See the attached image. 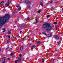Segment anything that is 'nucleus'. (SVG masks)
I'll list each match as a JSON object with an SVG mask.
<instances>
[{
	"label": "nucleus",
	"mask_w": 63,
	"mask_h": 63,
	"mask_svg": "<svg viewBox=\"0 0 63 63\" xmlns=\"http://www.w3.org/2000/svg\"><path fill=\"white\" fill-rule=\"evenodd\" d=\"M13 48V47H12V48H10V49H12V48Z\"/></svg>",
	"instance_id": "49530a36"
},
{
	"label": "nucleus",
	"mask_w": 63,
	"mask_h": 63,
	"mask_svg": "<svg viewBox=\"0 0 63 63\" xmlns=\"http://www.w3.org/2000/svg\"><path fill=\"white\" fill-rule=\"evenodd\" d=\"M11 4V1H8V2L6 3L5 5V7H7L9 6V4Z\"/></svg>",
	"instance_id": "7ed1b4c3"
},
{
	"label": "nucleus",
	"mask_w": 63,
	"mask_h": 63,
	"mask_svg": "<svg viewBox=\"0 0 63 63\" xmlns=\"http://www.w3.org/2000/svg\"><path fill=\"white\" fill-rule=\"evenodd\" d=\"M57 28H58L57 27H56V30H57Z\"/></svg>",
	"instance_id": "72a5a7b5"
},
{
	"label": "nucleus",
	"mask_w": 63,
	"mask_h": 63,
	"mask_svg": "<svg viewBox=\"0 0 63 63\" xmlns=\"http://www.w3.org/2000/svg\"><path fill=\"white\" fill-rule=\"evenodd\" d=\"M35 21L36 23H38V20H37V19H35Z\"/></svg>",
	"instance_id": "6ab92c4d"
},
{
	"label": "nucleus",
	"mask_w": 63,
	"mask_h": 63,
	"mask_svg": "<svg viewBox=\"0 0 63 63\" xmlns=\"http://www.w3.org/2000/svg\"><path fill=\"white\" fill-rule=\"evenodd\" d=\"M25 2L27 3V4H28L29 5V4H31V2L30 1H27V2L25 1Z\"/></svg>",
	"instance_id": "39448f33"
},
{
	"label": "nucleus",
	"mask_w": 63,
	"mask_h": 63,
	"mask_svg": "<svg viewBox=\"0 0 63 63\" xmlns=\"http://www.w3.org/2000/svg\"><path fill=\"white\" fill-rule=\"evenodd\" d=\"M25 38H23V40H25Z\"/></svg>",
	"instance_id": "58836bf2"
},
{
	"label": "nucleus",
	"mask_w": 63,
	"mask_h": 63,
	"mask_svg": "<svg viewBox=\"0 0 63 63\" xmlns=\"http://www.w3.org/2000/svg\"><path fill=\"white\" fill-rule=\"evenodd\" d=\"M42 62H44V61L45 60H44V59H42Z\"/></svg>",
	"instance_id": "e433bc0d"
},
{
	"label": "nucleus",
	"mask_w": 63,
	"mask_h": 63,
	"mask_svg": "<svg viewBox=\"0 0 63 63\" xmlns=\"http://www.w3.org/2000/svg\"><path fill=\"white\" fill-rule=\"evenodd\" d=\"M54 37L55 38L57 39L58 40V39H59V36H57V35H55L54 36Z\"/></svg>",
	"instance_id": "20e7f679"
},
{
	"label": "nucleus",
	"mask_w": 63,
	"mask_h": 63,
	"mask_svg": "<svg viewBox=\"0 0 63 63\" xmlns=\"http://www.w3.org/2000/svg\"><path fill=\"white\" fill-rule=\"evenodd\" d=\"M13 38L14 39H16V37H13Z\"/></svg>",
	"instance_id": "4c0bfd02"
},
{
	"label": "nucleus",
	"mask_w": 63,
	"mask_h": 63,
	"mask_svg": "<svg viewBox=\"0 0 63 63\" xmlns=\"http://www.w3.org/2000/svg\"><path fill=\"white\" fill-rule=\"evenodd\" d=\"M28 38H29V37H28Z\"/></svg>",
	"instance_id": "3c124183"
},
{
	"label": "nucleus",
	"mask_w": 63,
	"mask_h": 63,
	"mask_svg": "<svg viewBox=\"0 0 63 63\" xmlns=\"http://www.w3.org/2000/svg\"><path fill=\"white\" fill-rule=\"evenodd\" d=\"M4 1H2L0 3V5H3V4H4Z\"/></svg>",
	"instance_id": "9d476101"
},
{
	"label": "nucleus",
	"mask_w": 63,
	"mask_h": 63,
	"mask_svg": "<svg viewBox=\"0 0 63 63\" xmlns=\"http://www.w3.org/2000/svg\"><path fill=\"white\" fill-rule=\"evenodd\" d=\"M17 62H18V61H17V60H16L15 62V63H16Z\"/></svg>",
	"instance_id": "a878e982"
},
{
	"label": "nucleus",
	"mask_w": 63,
	"mask_h": 63,
	"mask_svg": "<svg viewBox=\"0 0 63 63\" xmlns=\"http://www.w3.org/2000/svg\"><path fill=\"white\" fill-rule=\"evenodd\" d=\"M62 10L63 11V8H62Z\"/></svg>",
	"instance_id": "8fccbe9b"
},
{
	"label": "nucleus",
	"mask_w": 63,
	"mask_h": 63,
	"mask_svg": "<svg viewBox=\"0 0 63 63\" xmlns=\"http://www.w3.org/2000/svg\"><path fill=\"white\" fill-rule=\"evenodd\" d=\"M15 23H17V22L16 21H15Z\"/></svg>",
	"instance_id": "a19ab883"
},
{
	"label": "nucleus",
	"mask_w": 63,
	"mask_h": 63,
	"mask_svg": "<svg viewBox=\"0 0 63 63\" xmlns=\"http://www.w3.org/2000/svg\"><path fill=\"white\" fill-rule=\"evenodd\" d=\"M37 44H40V42L39 41H38L36 43Z\"/></svg>",
	"instance_id": "f3484780"
},
{
	"label": "nucleus",
	"mask_w": 63,
	"mask_h": 63,
	"mask_svg": "<svg viewBox=\"0 0 63 63\" xmlns=\"http://www.w3.org/2000/svg\"><path fill=\"white\" fill-rule=\"evenodd\" d=\"M9 17L10 15L7 14L4 16L0 18V28H1L5 22L8 20Z\"/></svg>",
	"instance_id": "f257e3e1"
},
{
	"label": "nucleus",
	"mask_w": 63,
	"mask_h": 63,
	"mask_svg": "<svg viewBox=\"0 0 63 63\" xmlns=\"http://www.w3.org/2000/svg\"><path fill=\"white\" fill-rule=\"evenodd\" d=\"M61 43V42L60 41L57 44L58 45H59Z\"/></svg>",
	"instance_id": "dca6fc26"
},
{
	"label": "nucleus",
	"mask_w": 63,
	"mask_h": 63,
	"mask_svg": "<svg viewBox=\"0 0 63 63\" xmlns=\"http://www.w3.org/2000/svg\"><path fill=\"white\" fill-rule=\"evenodd\" d=\"M52 1H51L50 3H52Z\"/></svg>",
	"instance_id": "c03bdc74"
},
{
	"label": "nucleus",
	"mask_w": 63,
	"mask_h": 63,
	"mask_svg": "<svg viewBox=\"0 0 63 63\" xmlns=\"http://www.w3.org/2000/svg\"><path fill=\"white\" fill-rule=\"evenodd\" d=\"M21 32H22V31H20V34H21Z\"/></svg>",
	"instance_id": "37998d69"
},
{
	"label": "nucleus",
	"mask_w": 63,
	"mask_h": 63,
	"mask_svg": "<svg viewBox=\"0 0 63 63\" xmlns=\"http://www.w3.org/2000/svg\"><path fill=\"white\" fill-rule=\"evenodd\" d=\"M29 19H30L29 17H28V18H27L26 19H27V20H29Z\"/></svg>",
	"instance_id": "c85d7f7f"
},
{
	"label": "nucleus",
	"mask_w": 63,
	"mask_h": 63,
	"mask_svg": "<svg viewBox=\"0 0 63 63\" xmlns=\"http://www.w3.org/2000/svg\"><path fill=\"white\" fill-rule=\"evenodd\" d=\"M40 5H41L42 6H43V3H42V2L40 3Z\"/></svg>",
	"instance_id": "aec40b11"
},
{
	"label": "nucleus",
	"mask_w": 63,
	"mask_h": 63,
	"mask_svg": "<svg viewBox=\"0 0 63 63\" xmlns=\"http://www.w3.org/2000/svg\"><path fill=\"white\" fill-rule=\"evenodd\" d=\"M10 35H8V38H9V40H10Z\"/></svg>",
	"instance_id": "cd10ccee"
},
{
	"label": "nucleus",
	"mask_w": 63,
	"mask_h": 63,
	"mask_svg": "<svg viewBox=\"0 0 63 63\" xmlns=\"http://www.w3.org/2000/svg\"><path fill=\"white\" fill-rule=\"evenodd\" d=\"M26 1H27V0H26Z\"/></svg>",
	"instance_id": "603ef678"
},
{
	"label": "nucleus",
	"mask_w": 63,
	"mask_h": 63,
	"mask_svg": "<svg viewBox=\"0 0 63 63\" xmlns=\"http://www.w3.org/2000/svg\"><path fill=\"white\" fill-rule=\"evenodd\" d=\"M19 4H18V5H16V7H17V8H18V7H19Z\"/></svg>",
	"instance_id": "a211bd4d"
},
{
	"label": "nucleus",
	"mask_w": 63,
	"mask_h": 63,
	"mask_svg": "<svg viewBox=\"0 0 63 63\" xmlns=\"http://www.w3.org/2000/svg\"><path fill=\"white\" fill-rule=\"evenodd\" d=\"M5 62L4 61L2 63H5Z\"/></svg>",
	"instance_id": "a18cd8bd"
},
{
	"label": "nucleus",
	"mask_w": 63,
	"mask_h": 63,
	"mask_svg": "<svg viewBox=\"0 0 63 63\" xmlns=\"http://www.w3.org/2000/svg\"><path fill=\"white\" fill-rule=\"evenodd\" d=\"M24 25H21V26L20 27V28H24Z\"/></svg>",
	"instance_id": "6e6552de"
},
{
	"label": "nucleus",
	"mask_w": 63,
	"mask_h": 63,
	"mask_svg": "<svg viewBox=\"0 0 63 63\" xmlns=\"http://www.w3.org/2000/svg\"><path fill=\"white\" fill-rule=\"evenodd\" d=\"M7 33L8 34H10L11 33V30H9L8 31V32H7Z\"/></svg>",
	"instance_id": "0eeeda50"
},
{
	"label": "nucleus",
	"mask_w": 63,
	"mask_h": 63,
	"mask_svg": "<svg viewBox=\"0 0 63 63\" xmlns=\"http://www.w3.org/2000/svg\"><path fill=\"white\" fill-rule=\"evenodd\" d=\"M20 10H21V7H20L18 9V10L20 11Z\"/></svg>",
	"instance_id": "4be33fe9"
},
{
	"label": "nucleus",
	"mask_w": 63,
	"mask_h": 63,
	"mask_svg": "<svg viewBox=\"0 0 63 63\" xmlns=\"http://www.w3.org/2000/svg\"><path fill=\"white\" fill-rule=\"evenodd\" d=\"M43 28H46L47 31H49L51 29L52 25L48 23H46L43 24Z\"/></svg>",
	"instance_id": "f03ea898"
},
{
	"label": "nucleus",
	"mask_w": 63,
	"mask_h": 63,
	"mask_svg": "<svg viewBox=\"0 0 63 63\" xmlns=\"http://www.w3.org/2000/svg\"><path fill=\"white\" fill-rule=\"evenodd\" d=\"M36 47V46H31V47L32 48H35Z\"/></svg>",
	"instance_id": "9b49d317"
},
{
	"label": "nucleus",
	"mask_w": 63,
	"mask_h": 63,
	"mask_svg": "<svg viewBox=\"0 0 63 63\" xmlns=\"http://www.w3.org/2000/svg\"><path fill=\"white\" fill-rule=\"evenodd\" d=\"M4 60V62H6V61H7V60L6 59H4L3 60Z\"/></svg>",
	"instance_id": "393cba45"
},
{
	"label": "nucleus",
	"mask_w": 63,
	"mask_h": 63,
	"mask_svg": "<svg viewBox=\"0 0 63 63\" xmlns=\"http://www.w3.org/2000/svg\"><path fill=\"white\" fill-rule=\"evenodd\" d=\"M53 61H54V59H53Z\"/></svg>",
	"instance_id": "de8ad7c7"
},
{
	"label": "nucleus",
	"mask_w": 63,
	"mask_h": 63,
	"mask_svg": "<svg viewBox=\"0 0 63 63\" xmlns=\"http://www.w3.org/2000/svg\"><path fill=\"white\" fill-rule=\"evenodd\" d=\"M54 23V24H57V23L56 22H55Z\"/></svg>",
	"instance_id": "b1692460"
},
{
	"label": "nucleus",
	"mask_w": 63,
	"mask_h": 63,
	"mask_svg": "<svg viewBox=\"0 0 63 63\" xmlns=\"http://www.w3.org/2000/svg\"><path fill=\"white\" fill-rule=\"evenodd\" d=\"M2 33H4V32H5V31H3L2 32Z\"/></svg>",
	"instance_id": "f704fd0d"
},
{
	"label": "nucleus",
	"mask_w": 63,
	"mask_h": 63,
	"mask_svg": "<svg viewBox=\"0 0 63 63\" xmlns=\"http://www.w3.org/2000/svg\"><path fill=\"white\" fill-rule=\"evenodd\" d=\"M50 15H48L47 16V18H48V17H50Z\"/></svg>",
	"instance_id": "5701e85b"
},
{
	"label": "nucleus",
	"mask_w": 63,
	"mask_h": 63,
	"mask_svg": "<svg viewBox=\"0 0 63 63\" xmlns=\"http://www.w3.org/2000/svg\"><path fill=\"white\" fill-rule=\"evenodd\" d=\"M4 59V58H2L0 59V61H3Z\"/></svg>",
	"instance_id": "4468645a"
},
{
	"label": "nucleus",
	"mask_w": 63,
	"mask_h": 63,
	"mask_svg": "<svg viewBox=\"0 0 63 63\" xmlns=\"http://www.w3.org/2000/svg\"><path fill=\"white\" fill-rule=\"evenodd\" d=\"M42 33L43 34H44V35H46V36H47V34H46V33H45L44 32H43Z\"/></svg>",
	"instance_id": "2eb2a0df"
},
{
	"label": "nucleus",
	"mask_w": 63,
	"mask_h": 63,
	"mask_svg": "<svg viewBox=\"0 0 63 63\" xmlns=\"http://www.w3.org/2000/svg\"><path fill=\"white\" fill-rule=\"evenodd\" d=\"M2 29L3 30H5V29L4 28H2Z\"/></svg>",
	"instance_id": "2f4dec72"
},
{
	"label": "nucleus",
	"mask_w": 63,
	"mask_h": 63,
	"mask_svg": "<svg viewBox=\"0 0 63 63\" xmlns=\"http://www.w3.org/2000/svg\"><path fill=\"white\" fill-rule=\"evenodd\" d=\"M5 11H6V9H4L3 12H5Z\"/></svg>",
	"instance_id": "79ce46f5"
},
{
	"label": "nucleus",
	"mask_w": 63,
	"mask_h": 63,
	"mask_svg": "<svg viewBox=\"0 0 63 63\" xmlns=\"http://www.w3.org/2000/svg\"><path fill=\"white\" fill-rule=\"evenodd\" d=\"M47 37H51L52 36V34L51 33H50L48 35H47Z\"/></svg>",
	"instance_id": "423d86ee"
},
{
	"label": "nucleus",
	"mask_w": 63,
	"mask_h": 63,
	"mask_svg": "<svg viewBox=\"0 0 63 63\" xmlns=\"http://www.w3.org/2000/svg\"><path fill=\"white\" fill-rule=\"evenodd\" d=\"M10 39H9L8 40H7V43H10Z\"/></svg>",
	"instance_id": "412c9836"
},
{
	"label": "nucleus",
	"mask_w": 63,
	"mask_h": 63,
	"mask_svg": "<svg viewBox=\"0 0 63 63\" xmlns=\"http://www.w3.org/2000/svg\"><path fill=\"white\" fill-rule=\"evenodd\" d=\"M27 8L28 9H30V6H29V7L27 6Z\"/></svg>",
	"instance_id": "473e14b6"
},
{
	"label": "nucleus",
	"mask_w": 63,
	"mask_h": 63,
	"mask_svg": "<svg viewBox=\"0 0 63 63\" xmlns=\"http://www.w3.org/2000/svg\"><path fill=\"white\" fill-rule=\"evenodd\" d=\"M10 60V58H8L7 59V60Z\"/></svg>",
	"instance_id": "7c9ffc66"
},
{
	"label": "nucleus",
	"mask_w": 63,
	"mask_h": 63,
	"mask_svg": "<svg viewBox=\"0 0 63 63\" xmlns=\"http://www.w3.org/2000/svg\"><path fill=\"white\" fill-rule=\"evenodd\" d=\"M19 56H20V57H21V54H20L19 55Z\"/></svg>",
	"instance_id": "c9c22d12"
},
{
	"label": "nucleus",
	"mask_w": 63,
	"mask_h": 63,
	"mask_svg": "<svg viewBox=\"0 0 63 63\" xmlns=\"http://www.w3.org/2000/svg\"><path fill=\"white\" fill-rule=\"evenodd\" d=\"M9 49V47H7L6 48V49Z\"/></svg>",
	"instance_id": "ea45409f"
},
{
	"label": "nucleus",
	"mask_w": 63,
	"mask_h": 63,
	"mask_svg": "<svg viewBox=\"0 0 63 63\" xmlns=\"http://www.w3.org/2000/svg\"><path fill=\"white\" fill-rule=\"evenodd\" d=\"M14 55V53H11L10 54V55L11 56H13V55Z\"/></svg>",
	"instance_id": "f8f14e48"
},
{
	"label": "nucleus",
	"mask_w": 63,
	"mask_h": 63,
	"mask_svg": "<svg viewBox=\"0 0 63 63\" xmlns=\"http://www.w3.org/2000/svg\"><path fill=\"white\" fill-rule=\"evenodd\" d=\"M20 3H23V1H21L20 2Z\"/></svg>",
	"instance_id": "c756f323"
},
{
	"label": "nucleus",
	"mask_w": 63,
	"mask_h": 63,
	"mask_svg": "<svg viewBox=\"0 0 63 63\" xmlns=\"http://www.w3.org/2000/svg\"><path fill=\"white\" fill-rule=\"evenodd\" d=\"M1 51V48H0V52Z\"/></svg>",
	"instance_id": "09e8293b"
},
{
	"label": "nucleus",
	"mask_w": 63,
	"mask_h": 63,
	"mask_svg": "<svg viewBox=\"0 0 63 63\" xmlns=\"http://www.w3.org/2000/svg\"><path fill=\"white\" fill-rule=\"evenodd\" d=\"M21 59L19 58L17 60L18 62H19V61H21Z\"/></svg>",
	"instance_id": "ddd939ff"
},
{
	"label": "nucleus",
	"mask_w": 63,
	"mask_h": 63,
	"mask_svg": "<svg viewBox=\"0 0 63 63\" xmlns=\"http://www.w3.org/2000/svg\"><path fill=\"white\" fill-rule=\"evenodd\" d=\"M23 49V47L22 46H21L20 47V50H21V51Z\"/></svg>",
	"instance_id": "1a4fd4ad"
},
{
	"label": "nucleus",
	"mask_w": 63,
	"mask_h": 63,
	"mask_svg": "<svg viewBox=\"0 0 63 63\" xmlns=\"http://www.w3.org/2000/svg\"><path fill=\"white\" fill-rule=\"evenodd\" d=\"M41 10H39L38 11V13H40V12H41Z\"/></svg>",
	"instance_id": "bb28decb"
}]
</instances>
